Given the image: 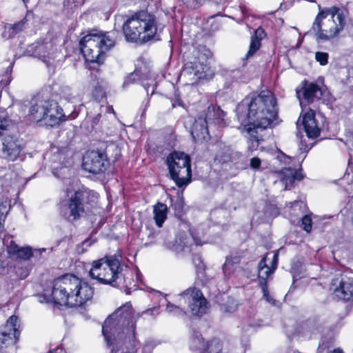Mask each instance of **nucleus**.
<instances>
[{"mask_svg":"<svg viewBox=\"0 0 353 353\" xmlns=\"http://www.w3.org/2000/svg\"><path fill=\"white\" fill-rule=\"evenodd\" d=\"M236 112L240 123L239 128L249 136V149L255 150L263 140L260 133L272 127L277 118L276 97L270 90L262 91L256 97L244 99L238 104Z\"/></svg>","mask_w":353,"mask_h":353,"instance_id":"1","label":"nucleus"},{"mask_svg":"<svg viewBox=\"0 0 353 353\" xmlns=\"http://www.w3.org/2000/svg\"><path fill=\"white\" fill-rule=\"evenodd\" d=\"M139 315L127 302L110 315L102 326V333L111 353H135L138 341L135 327Z\"/></svg>","mask_w":353,"mask_h":353,"instance_id":"2","label":"nucleus"},{"mask_svg":"<svg viewBox=\"0 0 353 353\" xmlns=\"http://www.w3.org/2000/svg\"><path fill=\"white\" fill-rule=\"evenodd\" d=\"M93 294L94 288L88 282L66 274L54 281L50 297L56 305L72 307L82 306L92 299Z\"/></svg>","mask_w":353,"mask_h":353,"instance_id":"3","label":"nucleus"},{"mask_svg":"<svg viewBox=\"0 0 353 353\" xmlns=\"http://www.w3.org/2000/svg\"><path fill=\"white\" fill-rule=\"evenodd\" d=\"M345 25L344 11L332 6L319 11L312 24L311 31L318 39L330 41L338 37Z\"/></svg>","mask_w":353,"mask_h":353,"instance_id":"4","label":"nucleus"},{"mask_svg":"<svg viewBox=\"0 0 353 353\" xmlns=\"http://www.w3.org/2000/svg\"><path fill=\"white\" fill-rule=\"evenodd\" d=\"M212 56L206 46H198L196 55L192 61L185 63L179 75V80L185 84H194L201 79H210L214 75L208 59Z\"/></svg>","mask_w":353,"mask_h":353,"instance_id":"5","label":"nucleus"},{"mask_svg":"<svg viewBox=\"0 0 353 353\" xmlns=\"http://www.w3.org/2000/svg\"><path fill=\"white\" fill-rule=\"evenodd\" d=\"M66 194L68 197V213L66 212L65 216L70 221L83 216L97 203L98 199L97 192L85 188L74 191L67 188Z\"/></svg>","mask_w":353,"mask_h":353,"instance_id":"6","label":"nucleus"},{"mask_svg":"<svg viewBox=\"0 0 353 353\" xmlns=\"http://www.w3.org/2000/svg\"><path fill=\"white\" fill-rule=\"evenodd\" d=\"M123 32L128 42H148L156 38L157 27L152 20L141 19L137 15L132 16L123 24Z\"/></svg>","mask_w":353,"mask_h":353,"instance_id":"7","label":"nucleus"},{"mask_svg":"<svg viewBox=\"0 0 353 353\" xmlns=\"http://www.w3.org/2000/svg\"><path fill=\"white\" fill-rule=\"evenodd\" d=\"M166 161L171 178L178 187L186 185L190 182V159L187 154L181 152H174L167 157Z\"/></svg>","mask_w":353,"mask_h":353,"instance_id":"8","label":"nucleus"},{"mask_svg":"<svg viewBox=\"0 0 353 353\" xmlns=\"http://www.w3.org/2000/svg\"><path fill=\"white\" fill-rule=\"evenodd\" d=\"M176 299L188 304L192 315L202 316L208 309V301L202 292L195 288H189L176 296Z\"/></svg>","mask_w":353,"mask_h":353,"instance_id":"9","label":"nucleus"},{"mask_svg":"<svg viewBox=\"0 0 353 353\" xmlns=\"http://www.w3.org/2000/svg\"><path fill=\"white\" fill-rule=\"evenodd\" d=\"M121 255L114 254L108 256V263L103 265L107 271L105 278H101V283L114 287L119 286L126 281L123 274L125 268V265L121 263Z\"/></svg>","mask_w":353,"mask_h":353,"instance_id":"10","label":"nucleus"},{"mask_svg":"<svg viewBox=\"0 0 353 353\" xmlns=\"http://www.w3.org/2000/svg\"><path fill=\"white\" fill-rule=\"evenodd\" d=\"M110 165L107 156L101 152L89 151L83 158L82 167L85 171L92 174L105 172Z\"/></svg>","mask_w":353,"mask_h":353,"instance_id":"11","label":"nucleus"},{"mask_svg":"<svg viewBox=\"0 0 353 353\" xmlns=\"http://www.w3.org/2000/svg\"><path fill=\"white\" fill-rule=\"evenodd\" d=\"M18 317L11 316L6 323L0 327V346L16 342L19 336Z\"/></svg>","mask_w":353,"mask_h":353,"instance_id":"12","label":"nucleus"},{"mask_svg":"<svg viewBox=\"0 0 353 353\" xmlns=\"http://www.w3.org/2000/svg\"><path fill=\"white\" fill-rule=\"evenodd\" d=\"M116 32H103L98 30H91L83 36L79 44H86L88 43H97V44H114L116 42Z\"/></svg>","mask_w":353,"mask_h":353,"instance_id":"13","label":"nucleus"},{"mask_svg":"<svg viewBox=\"0 0 353 353\" xmlns=\"http://www.w3.org/2000/svg\"><path fill=\"white\" fill-rule=\"evenodd\" d=\"M296 95L301 105H306L319 99L322 96V90L316 83H305L300 89H296Z\"/></svg>","mask_w":353,"mask_h":353,"instance_id":"14","label":"nucleus"},{"mask_svg":"<svg viewBox=\"0 0 353 353\" xmlns=\"http://www.w3.org/2000/svg\"><path fill=\"white\" fill-rule=\"evenodd\" d=\"M190 346L192 349L199 350L201 353H219L221 345L218 340H212L206 343L199 332L193 334Z\"/></svg>","mask_w":353,"mask_h":353,"instance_id":"15","label":"nucleus"},{"mask_svg":"<svg viewBox=\"0 0 353 353\" xmlns=\"http://www.w3.org/2000/svg\"><path fill=\"white\" fill-rule=\"evenodd\" d=\"M337 280L332 283L333 295L339 299L348 301H353V279L343 278L336 283Z\"/></svg>","mask_w":353,"mask_h":353,"instance_id":"16","label":"nucleus"},{"mask_svg":"<svg viewBox=\"0 0 353 353\" xmlns=\"http://www.w3.org/2000/svg\"><path fill=\"white\" fill-rule=\"evenodd\" d=\"M22 150L21 141L14 136H6L2 141V153L10 161L17 159Z\"/></svg>","mask_w":353,"mask_h":353,"instance_id":"17","label":"nucleus"},{"mask_svg":"<svg viewBox=\"0 0 353 353\" xmlns=\"http://www.w3.org/2000/svg\"><path fill=\"white\" fill-rule=\"evenodd\" d=\"M203 242L192 232L188 236L186 234H179L173 245V250L176 252H192L194 247L202 245Z\"/></svg>","mask_w":353,"mask_h":353,"instance_id":"18","label":"nucleus"},{"mask_svg":"<svg viewBox=\"0 0 353 353\" xmlns=\"http://www.w3.org/2000/svg\"><path fill=\"white\" fill-rule=\"evenodd\" d=\"M15 57L19 58L22 56L33 57L41 59L44 63L48 64L49 52L47 46H19Z\"/></svg>","mask_w":353,"mask_h":353,"instance_id":"19","label":"nucleus"},{"mask_svg":"<svg viewBox=\"0 0 353 353\" xmlns=\"http://www.w3.org/2000/svg\"><path fill=\"white\" fill-rule=\"evenodd\" d=\"M46 118L43 122L46 125L53 127L59 125L65 117L62 108L52 100H47Z\"/></svg>","mask_w":353,"mask_h":353,"instance_id":"20","label":"nucleus"},{"mask_svg":"<svg viewBox=\"0 0 353 353\" xmlns=\"http://www.w3.org/2000/svg\"><path fill=\"white\" fill-rule=\"evenodd\" d=\"M81 52L86 61L101 64L105 59L103 49L109 50L111 46H81Z\"/></svg>","mask_w":353,"mask_h":353,"instance_id":"21","label":"nucleus"},{"mask_svg":"<svg viewBox=\"0 0 353 353\" xmlns=\"http://www.w3.org/2000/svg\"><path fill=\"white\" fill-rule=\"evenodd\" d=\"M278 258L279 255L277 252H276L274 253L273 257L270 262V265L267 264V256H264L259 262L258 265V277L260 285H261V283H266V280L276 270Z\"/></svg>","mask_w":353,"mask_h":353,"instance_id":"22","label":"nucleus"},{"mask_svg":"<svg viewBox=\"0 0 353 353\" xmlns=\"http://www.w3.org/2000/svg\"><path fill=\"white\" fill-rule=\"evenodd\" d=\"M8 254L13 258L20 260H28L33 256L34 254H41L46 251V248L34 250L33 252L30 247H20L14 242L11 241L7 248Z\"/></svg>","mask_w":353,"mask_h":353,"instance_id":"23","label":"nucleus"},{"mask_svg":"<svg viewBox=\"0 0 353 353\" xmlns=\"http://www.w3.org/2000/svg\"><path fill=\"white\" fill-rule=\"evenodd\" d=\"M83 97L92 96L96 100H100L104 95L103 88L100 85L99 79L97 76H91V79L84 82L83 84Z\"/></svg>","mask_w":353,"mask_h":353,"instance_id":"24","label":"nucleus"},{"mask_svg":"<svg viewBox=\"0 0 353 353\" xmlns=\"http://www.w3.org/2000/svg\"><path fill=\"white\" fill-rule=\"evenodd\" d=\"M303 125L307 136L309 138H316L319 136L321 128L312 110L306 112L303 117Z\"/></svg>","mask_w":353,"mask_h":353,"instance_id":"25","label":"nucleus"},{"mask_svg":"<svg viewBox=\"0 0 353 353\" xmlns=\"http://www.w3.org/2000/svg\"><path fill=\"white\" fill-rule=\"evenodd\" d=\"M208 119H210V118L207 116H200L195 119L191 129V134L195 141L205 139L208 135Z\"/></svg>","mask_w":353,"mask_h":353,"instance_id":"26","label":"nucleus"},{"mask_svg":"<svg viewBox=\"0 0 353 353\" xmlns=\"http://www.w3.org/2000/svg\"><path fill=\"white\" fill-rule=\"evenodd\" d=\"M137 62H139L138 61ZM139 63L136 64V68L133 72H132L129 76H128L123 83V87H126L130 83L138 81H142L145 79H148L150 75V69L149 67L144 65L142 66H138Z\"/></svg>","mask_w":353,"mask_h":353,"instance_id":"27","label":"nucleus"},{"mask_svg":"<svg viewBox=\"0 0 353 353\" xmlns=\"http://www.w3.org/2000/svg\"><path fill=\"white\" fill-rule=\"evenodd\" d=\"M59 94L61 98L69 102L79 101L83 97V85L78 90L68 85H62L60 87Z\"/></svg>","mask_w":353,"mask_h":353,"instance_id":"28","label":"nucleus"},{"mask_svg":"<svg viewBox=\"0 0 353 353\" xmlns=\"http://www.w3.org/2000/svg\"><path fill=\"white\" fill-rule=\"evenodd\" d=\"M303 178L301 172L292 168H284L281 171V182L285 185V190L290 189L294 185L296 180L301 181Z\"/></svg>","mask_w":353,"mask_h":353,"instance_id":"29","label":"nucleus"},{"mask_svg":"<svg viewBox=\"0 0 353 353\" xmlns=\"http://www.w3.org/2000/svg\"><path fill=\"white\" fill-rule=\"evenodd\" d=\"M108 263V256L93 261L92 268L90 270V275L92 279L97 280L101 283V278H105L106 273V268L103 267L104 264Z\"/></svg>","mask_w":353,"mask_h":353,"instance_id":"30","label":"nucleus"},{"mask_svg":"<svg viewBox=\"0 0 353 353\" xmlns=\"http://www.w3.org/2000/svg\"><path fill=\"white\" fill-rule=\"evenodd\" d=\"M47 100L40 101L36 103L32 104L29 113L34 121H43L44 118H46V109Z\"/></svg>","mask_w":353,"mask_h":353,"instance_id":"31","label":"nucleus"},{"mask_svg":"<svg viewBox=\"0 0 353 353\" xmlns=\"http://www.w3.org/2000/svg\"><path fill=\"white\" fill-rule=\"evenodd\" d=\"M154 219L159 228L162 227L167 218L168 207L162 203H157L153 208Z\"/></svg>","mask_w":353,"mask_h":353,"instance_id":"32","label":"nucleus"},{"mask_svg":"<svg viewBox=\"0 0 353 353\" xmlns=\"http://www.w3.org/2000/svg\"><path fill=\"white\" fill-rule=\"evenodd\" d=\"M219 150L216 152L214 161L220 163H224L231 160L232 150L229 146L222 143L218 144Z\"/></svg>","mask_w":353,"mask_h":353,"instance_id":"33","label":"nucleus"},{"mask_svg":"<svg viewBox=\"0 0 353 353\" xmlns=\"http://www.w3.org/2000/svg\"><path fill=\"white\" fill-rule=\"evenodd\" d=\"M239 263L237 257H227L223 265V271L226 276H230L236 270Z\"/></svg>","mask_w":353,"mask_h":353,"instance_id":"34","label":"nucleus"},{"mask_svg":"<svg viewBox=\"0 0 353 353\" xmlns=\"http://www.w3.org/2000/svg\"><path fill=\"white\" fill-rule=\"evenodd\" d=\"M10 203L8 199L0 201V234L4 229V221L10 210Z\"/></svg>","mask_w":353,"mask_h":353,"instance_id":"35","label":"nucleus"},{"mask_svg":"<svg viewBox=\"0 0 353 353\" xmlns=\"http://www.w3.org/2000/svg\"><path fill=\"white\" fill-rule=\"evenodd\" d=\"M179 301L180 305H174L172 303L168 301L167 305H166L165 311L168 314H170L172 316H183L185 315V312L183 310V309H182L181 307L182 301L179 300Z\"/></svg>","mask_w":353,"mask_h":353,"instance_id":"36","label":"nucleus"},{"mask_svg":"<svg viewBox=\"0 0 353 353\" xmlns=\"http://www.w3.org/2000/svg\"><path fill=\"white\" fill-rule=\"evenodd\" d=\"M308 329L311 333V337H316L323 332L322 322L319 320L310 321L308 323Z\"/></svg>","mask_w":353,"mask_h":353,"instance_id":"37","label":"nucleus"},{"mask_svg":"<svg viewBox=\"0 0 353 353\" xmlns=\"http://www.w3.org/2000/svg\"><path fill=\"white\" fill-rule=\"evenodd\" d=\"M266 35V32L263 28L261 27L258 28L251 36L250 44H260Z\"/></svg>","mask_w":353,"mask_h":353,"instance_id":"38","label":"nucleus"},{"mask_svg":"<svg viewBox=\"0 0 353 353\" xmlns=\"http://www.w3.org/2000/svg\"><path fill=\"white\" fill-rule=\"evenodd\" d=\"M125 270H123V274L125 276V283H121V285L117 286L118 288H126L129 290L132 289V284L134 282L132 278V272L128 268L126 265H125Z\"/></svg>","mask_w":353,"mask_h":353,"instance_id":"39","label":"nucleus"},{"mask_svg":"<svg viewBox=\"0 0 353 353\" xmlns=\"http://www.w3.org/2000/svg\"><path fill=\"white\" fill-rule=\"evenodd\" d=\"M238 303L234 299H229L225 304L222 305L221 310L225 313H233L238 309Z\"/></svg>","mask_w":353,"mask_h":353,"instance_id":"40","label":"nucleus"},{"mask_svg":"<svg viewBox=\"0 0 353 353\" xmlns=\"http://www.w3.org/2000/svg\"><path fill=\"white\" fill-rule=\"evenodd\" d=\"M220 22L214 20L211 23L209 28H205L204 29V35L206 37H212L215 32L218 31L220 29Z\"/></svg>","mask_w":353,"mask_h":353,"instance_id":"41","label":"nucleus"},{"mask_svg":"<svg viewBox=\"0 0 353 353\" xmlns=\"http://www.w3.org/2000/svg\"><path fill=\"white\" fill-rule=\"evenodd\" d=\"M261 290L263 292V297L265 299V301L272 305L275 303V300L272 298V296L270 294L268 285L266 283H261Z\"/></svg>","mask_w":353,"mask_h":353,"instance_id":"42","label":"nucleus"},{"mask_svg":"<svg viewBox=\"0 0 353 353\" xmlns=\"http://www.w3.org/2000/svg\"><path fill=\"white\" fill-rule=\"evenodd\" d=\"M301 222H302V225H303V229L306 232H310L312 230V219L310 217V215H305L302 219H301Z\"/></svg>","mask_w":353,"mask_h":353,"instance_id":"43","label":"nucleus"},{"mask_svg":"<svg viewBox=\"0 0 353 353\" xmlns=\"http://www.w3.org/2000/svg\"><path fill=\"white\" fill-rule=\"evenodd\" d=\"M315 59L321 65H325L327 63L328 54L323 52H317L315 54Z\"/></svg>","mask_w":353,"mask_h":353,"instance_id":"44","label":"nucleus"},{"mask_svg":"<svg viewBox=\"0 0 353 353\" xmlns=\"http://www.w3.org/2000/svg\"><path fill=\"white\" fill-rule=\"evenodd\" d=\"M188 7L195 9L199 8L205 0H181Z\"/></svg>","mask_w":353,"mask_h":353,"instance_id":"45","label":"nucleus"},{"mask_svg":"<svg viewBox=\"0 0 353 353\" xmlns=\"http://www.w3.org/2000/svg\"><path fill=\"white\" fill-rule=\"evenodd\" d=\"M156 346V343L152 340L145 342L143 346V353H151Z\"/></svg>","mask_w":353,"mask_h":353,"instance_id":"46","label":"nucleus"},{"mask_svg":"<svg viewBox=\"0 0 353 353\" xmlns=\"http://www.w3.org/2000/svg\"><path fill=\"white\" fill-rule=\"evenodd\" d=\"M242 330L244 334H250L252 333L256 330V325L252 323H243L242 325Z\"/></svg>","mask_w":353,"mask_h":353,"instance_id":"47","label":"nucleus"},{"mask_svg":"<svg viewBox=\"0 0 353 353\" xmlns=\"http://www.w3.org/2000/svg\"><path fill=\"white\" fill-rule=\"evenodd\" d=\"M13 28L11 24L5 26L4 31L3 32V37L5 38H10L14 36L16 34L13 32Z\"/></svg>","mask_w":353,"mask_h":353,"instance_id":"48","label":"nucleus"},{"mask_svg":"<svg viewBox=\"0 0 353 353\" xmlns=\"http://www.w3.org/2000/svg\"><path fill=\"white\" fill-rule=\"evenodd\" d=\"M25 24H26V20L23 19L21 21L18 22L17 23L12 25L13 30H14L13 32L15 34H17L18 32H19L20 31L23 30L26 28Z\"/></svg>","mask_w":353,"mask_h":353,"instance_id":"49","label":"nucleus"},{"mask_svg":"<svg viewBox=\"0 0 353 353\" xmlns=\"http://www.w3.org/2000/svg\"><path fill=\"white\" fill-rule=\"evenodd\" d=\"M232 77L235 79L236 81H243L244 77L242 74V71L240 70H234L232 71Z\"/></svg>","mask_w":353,"mask_h":353,"instance_id":"50","label":"nucleus"},{"mask_svg":"<svg viewBox=\"0 0 353 353\" xmlns=\"http://www.w3.org/2000/svg\"><path fill=\"white\" fill-rule=\"evenodd\" d=\"M261 164V161L258 157H253L250 159V165L251 168L256 170L259 169Z\"/></svg>","mask_w":353,"mask_h":353,"instance_id":"51","label":"nucleus"},{"mask_svg":"<svg viewBox=\"0 0 353 353\" xmlns=\"http://www.w3.org/2000/svg\"><path fill=\"white\" fill-rule=\"evenodd\" d=\"M260 46H250L249 51L247 52L245 58L243 59H248L250 57H252L256 51L259 50Z\"/></svg>","mask_w":353,"mask_h":353,"instance_id":"52","label":"nucleus"},{"mask_svg":"<svg viewBox=\"0 0 353 353\" xmlns=\"http://www.w3.org/2000/svg\"><path fill=\"white\" fill-rule=\"evenodd\" d=\"M8 126V121L4 116L0 114V133L2 130H6Z\"/></svg>","mask_w":353,"mask_h":353,"instance_id":"53","label":"nucleus"},{"mask_svg":"<svg viewBox=\"0 0 353 353\" xmlns=\"http://www.w3.org/2000/svg\"><path fill=\"white\" fill-rule=\"evenodd\" d=\"M94 242H95V241L92 240L91 239H85L81 243V248H82L81 252H84L88 248L91 246Z\"/></svg>","mask_w":353,"mask_h":353,"instance_id":"54","label":"nucleus"},{"mask_svg":"<svg viewBox=\"0 0 353 353\" xmlns=\"http://www.w3.org/2000/svg\"><path fill=\"white\" fill-rule=\"evenodd\" d=\"M290 205H292V208H301L302 206H304V203L301 201H295L293 203H291Z\"/></svg>","mask_w":353,"mask_h":353,"instance_id":"55","label":"nucleus"},{"mask_svg":"<svg viewBox=\"0 0 353 353\" xmlns=\"http://www.w3.org/2000/svg\"><path fill=\"white\" fill-rule=\"evenodd\" d=\"M48 353H66L61 347H57L54 350H50Z\"/></svg>","mask_w":353,"mask_h":353,"instance_id":"56","label":"nucleus"},{"mask_svg":"<svg viewBox=\"0 0 353 353\" xmlns=\"http://www.w3.org/2000/svg\"><path fill=\"white\" fill-rule=\"evenodd\" d=\"M175 209H178L179 211H181L183 208V204L181 200L179 199V201L174 204Z\"/></svg>","mask_w":353,"mask_h":353,"instance_id":"57","label":"nucleus"},{"mask_svg":"<svg viewBox=\"0 0 353 353\" xmlns=\"http://www.w3.org/2000/svg\"><path fill=\"white\" fill-rule=\"evenodd\" d=\"M328 353H343V350L340 348H336L332 351H330Z\"/></svg>","mask_w":353,"mask_h":353,"instance_id":"58","label":"nucleus"},{"mask_svg":"<svg viewBox=\"0 0 353 353\" xmlns=\"http://www.w3.org/2000/svg\"><path fill=\"white\" fill-rule=\"evenodd\" d=\"M158 310H159V307H154L152 309L147 310L145 312H152L153 311H157V312Z\"/></svg>","mask_w":353,"mask_h":353,"instance_id":"59","label":"nucleus"},{"mask_svg":"<svg viewBox=\"0 0 353 353\" xmlns=\"http://www.w3.org/2000/svg\"><path fill=\"white\" fill-rule=\"evenodd\" d=\"M325 347H324V345H323V342H322V343H319V348H321V349L323 350V349H325Z\"/></svg>","mask_w":353,"mask_h":353,"instance_id":"60","label":"nucleus"},{"mask_svg":"<svg viewBox=\"0 0 353 353\" xmlns=\"http://www.w3.org/2000/svg\"><path fill=\"white\" fill-rule=\"evenodd\" d=\"M197 260H198V265H199L201 263V261L200 258H198Z\"/></svg>","mask_w":353,"mask_h":353,"instance_id":"61","label":"nucleus"},{"mask_svg":"<svg viewBox=\"0 0 353 353\" xmlns=\"http://www.w3.org/2000/svg\"><path fill=\"white\" fill-rule=\"evenodd\" d=\"M282 156H283V157L286 158V159H289V157H287V156H285V154H283V153H282Z\"/></svg>","mask_w":353,"mask_h":353,"instance_id":"62","label":"nucleus"},{"mask_svg":"<svg viewBox=\"0 0 353 353\" xmlns=\"http://www.w3.org/2000/svg\"><path fill=\"white\" fill-rule=\"evenodd\" d=\"M210 110H211V107H209L208 108V112H210Z\"/></svg>","mask_w":353,"mask_h":353,"instance_id":"63","label":"nucleus"},{"mask_svg":"<svg viewBox=\"0 0 353 353\" xmlns=\"http://www.w3.org/2000/svg\"><path fill=\"white\" fill-rule=\"evenodd\" d=\"M193 46V48H195V47H196L195 46ZM194 51H195V49H194L193 52H194Z\"/></svg>","mask_w":353,"mask_h":353,"instance_id":"64","label":"nucleus"}]
</instances>
